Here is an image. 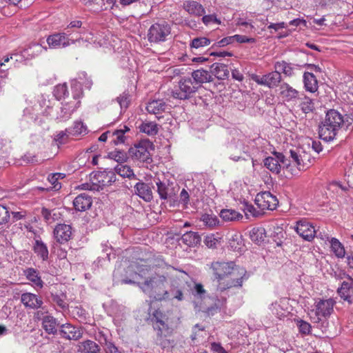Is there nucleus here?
Segmentation results:
<instances>
[{"label":"nucleus","instance_id":"obj_46","mask_svg":"<svg viewBox=\"0 0 353 353\" xmlns=\"http://www.w3.org/2000/svg\"><path fill=\"white\" fill-rule=\"evenodd\" d=\"M140 131L149 136H154L159 132L158 125L155 122H144L139 126Z\"/></svg>","mask_w":353,"mask_h":353},{"label":"nucleus","instance_id":"obj_51","mask_svg":"<svg viewBox=\"0 0 353 353\" xmlns=\"http://www.w3.org/2000/svg\"><path fill=\"white\" fill-rule=\"evenodd\" d=\"M290 153L292 161L296 165L297 168L299 170H303V160L302 159V153H301L299 150L296 151L292 150H290Z\"/></svg>","mask_w":353,"mask_h":353},{"label":"nucleus","instance_id":"obj_53","mask_svg":"<svg viewBox=\"0 0 353 353\" xmlns=\"http://www.w3.org/2000/svg\"><path fill=\"white\" fill-rule=\"evenodd\" d=\"M121 109H126L130 103V95L128 91L123 92L116 99Z\"/></svg>","mask_w":353,"mask_h":353},{"label":"nucleus","instance_id":"obj_47","mask_svg":"<svg viewBox=\"0 0 353 353\" xmlns=\"http://www.w3.org/2000/svg\"><path fill=\"white\" fill-rule=\"evenodd\" d=\"M331 249L335 256L338 258H343L345 254V251L343 245L336 238H332L330 241Z\"/></svg>","mask_w":353,"mask_h":353},{"label":"nucleus","instance_id":"obj_63","mask_svg":"<svg viewBox=\"0 0 353 353\" xmlns=\"http://www.w3.org/2000/svg\"><path fill=\"white\" fill-rule=\"evenodd\" d=\"M217 242L218 240L213 234L207 236L204 240L205 245L209 248H215Z\"/></svg>","mask_w":353,"mask_h":353},{"label":"nucleus","instance_id":"obj_38","mask_svg":"<svg viewBox=\"0 0 353 353\" xmlns=\"http://www.w3.org/2000/svg\"><path fill=\"white\" fill-rule=\"evenodd\" d=\"M181 241L188 246L193 247L201 242V237L197 232L190 231L182 235Z\"/></svg>","mask_w":353,"mask_h":353},{"label":"nucleus","instance_id":"obj_40","mask_svg":"<svg viewBox=\"0 0 353 353\" xmlns=\"http://www.w3.org/2000/svg\"><path fill=\"white\" fill-rule=\"evenodd\" d=\"M114 172L123 178L136 179L132 169L127 165L121 163L115 166Z\"/></svg>","mask_w":353,"mask_h":353},{"label":"nucleus","instance_id":"obj_35","mask_svg":"<svg viewBox=\"0 0 353 353\" xmlns=\"http://www.w3.org/2000/svg\"><path fill=\"white\" fill-rule=\"evenodd\" d=\"M46 51L47 48L43 46L41 43H32L30 44L29 46L24 50L23 52L24 55H27L30 58H34Z\"/></svg>","mask_w":353,"mask_h":353},{"label":"nucleus","instance_id":"obj_8","mask_svg":"<svg viewBox=\"0 0 353 353\" xmlns=\"http://www.w3.org/2000/svg\"><path fill=\"white\" fill-rule=\"evenodd\" d=\"M336 301L333 299H318L316 300L315 316L312 318L314 323H320L322 321V318L327 319L332 313L334 306Z\"/></svg>","mask_w":353,"mask_h":353},{"label":"nucleus","instance_id":"obj_11","mask_svg":"<svg viewBox=\"0 0 353 353\" xmlns=\"http://www.w3.org/2000/svg\"><path fill=\"white\" fill-rule=\"evenodd\" d=\"M252 79L259 85L274 88L277 87L281 82V75L279 72L276 70L261 77L257 74H253Z\"/></svg>","mask_w":353,"mask_h":353},{"label":"nucleus","instance_id":"obj_32","mask_svg":"<svg viewBox=\"0 0 353 353\" xmlns=\"http://www.w3.org/2000/svg\"><path fill=\"white\" fill-rule=\"evenodd\" d=\"M212 72L219 79L228 78L230 71L228 66L223 63H214L211 65Z\"/></svg>","mask_w":353,"mask_h":353},{"label":"nucleus","instance_id":"obj_5","mask_svg":"<svg viewBox=\"0 0 353 353\" xmlns=\"http://www.w3.org/2000/svg\"><path fill=\"white\" fill-rule=\"evenodd\" d=\"M171 30V25L164 20L154 23L148 29V40L154 43L165 42L170 35Z\"/></svg>","mask_w":353,"mask_h":353},{"label":"nucleus","instance_id":"obj_49","mask_svg":"<svg viewBox=\"0 0 353 353\" xmlns=\"http://www.w3.org/2000/svg\"><path fill=\"white\" fill-rule=\"evenodd\" d=\"M87 131L86 126L81 121H74L72 128H69L68 134L72 136H78L85 134Z\"/></svg>","mask_w":353,"mask_h":353},{"label":"nucleus","instance_id":"obj_20","mask_svg":"<svg viewBox=\"0 0 353 353\" xmlns=\"http://www.w3.org/2000/svg\"><path fill=\"white\" fill-rule=\"evenodd\" d=\"M95 339L103 347L105 353H121L114 343L108 339V336L102 331L95 334Z\"/></svg>","mask_w":353,"mask_h":353},{"label":"nucleus","instance_id":"obj_43","mask_svg":"<svg viewBox=\"0 0 353 353\" xmlns=\"http://www.w3.org/2000/svg\"><path fill=\"white\" fill-rule=\"evenodd\" d=\"M41 213L44 220L48 223H52L58 220L61 215L60 212L55 209L50 210L46 208H42Z\"/></svg>","mask_w":353,"mask_h":353},{"label":"nucleus","instance_id":"obj_29","mask_svg":"<svg viewBox=\"0 0 353 353\" xmlns=\"http://www.w3.org/2000/svg\"><path fill=\"white\" fill-rule=\"evenodd\" d=\"M213 304L212 305L206 307L203 312L208 316H212L214 314H217L220 312L221 309L225 307L226 303V298L225 297H216L212 299Z\"/></svg>","mask_w":353,"mask_h":353},{"label":"nucleus","instance_id":"obj_27","mask_svg":"<svg viewBox=\"0 0 353 353\" xmlns=\"http://www.w3.org/2000/svg\"><path fill=\"white\" fill-rule=\"evenodd\" d=\"M23 272L26 279L32 283L34 288L41 289L43 287V281L39 276V272L37 270L28 268Z\"/></svg>","mask_w":353,"mask_h":353},{"label":"nucleus","instance_id":"obj_52","mask_svg":"<svg viewBox=\"0 0 353 353\" xmlns=\"http://www.w3.org/2000/svg\"><path fill=\"white\" fill-rule=\"evenodd\" d=\"M108 157L114 159L118 163H123L125 162L128 159V154L126 152L122 150H114L112 152H109Z\"/></svg>","mask_w":353,"mask_h":353},{"label":"nucleus","instance_id":"obj_22","mask_svg":"<svg viewBox=\"0 0 353 353\" xmlns=\"http://www.w3.org/2000/svg\"><path fill=\"white\" fill-rule=\"evenodd\" d=\"M146 110L150 114L157 115L170 110V108L163 99H153L148 103Z\"/></svg>","mask_w":353,"mask_h":353},{"label":"nucleus","instance_id":"obj_28","mask_svg":"<svg viewBox=\"0 0 353 353\" xmlns=\"http://www.w3.org/2000/svg\"><path fill=\"white\" fill-rule=\"evenodd\" d=\"M183 8L190 14L202 16L205 10L203 6L196 1H186L183 3Z\"/></svg>","mask_w":353,"mask_h":353},{"label":"nucleus","instance_id":"obj_50","mask_svg":"<svg viewBox=\"0 0 353 353\" xmlns=\"http://www.w3.org/2000/svg\"><path fill=\"white\" fill-rule=\"evenodd\" d=\"M53 94L55 98L60 101L68 95V87L65 83L59 84L54 87Z\"/></svg>","mask_w":353,"mask_h":353},{"label":"nucleus","instance_id":"obj_59","mask_svg":"<svg viewBox=\"0 0 353 353\" xmlns=\"http://www.w3.org/2000/svg\"><path fill=\"white\" fill-rule=\"evenodd\" d=\"M10 218L8 209L3 205H0V225L8 222Z\"/></svg>","mask_w":353,"mask_h":353},{"label":"nucleus","instance_id":"obj_3","mask_svg":"<svg viewBox=\"0 0 353 353\" xmlns=\"http://www.w3.org/2000/svg\"><path fill=\"white\" fill-rule=\"evenodd\" d=\"M167 279L163 275L155 274L147 279L138 286L151 299L161 301L170 299V292L166 290Z\"/></svg>","mask_w":353,"mask_h":353},{"label":"nucleus","instance_id":"obj_17","mask_svg":"<svg viewBox=\"0 0 353 353\" xmlns=\"http://www.w3.org/2000/svg\"><path fill=\"white\" fill-rule=\"evenodd\" d=\"M21 301L26 308L38 310L43 308V301L41 296L30 292L23 293Z\"/></svg>","mask_w":353,"mask_h":353},{"label":"nucleus","instance_id":"obj_2","mask_svg":"<svg viewBox=\"0 0 353 353\" xmlns=\"http://www.w3.org/2000/svg\"><path fill=\"white\" fill-rule=\"evenodd\" d=\"M344 125L343 115L334 109H330L319 125V137L326 141H332Z\"/></svg>","mask_w":353,"mask_h":353},{"label":"nucleus","instance_id":"obj_18","mask_svg":"<svg viewBox=\"0 0 353 353\" xmlns=\"http://www.w3.org/2000/svg\"><path fill=\"white\" fill-rule=\"evenodd\" d=\"M156 185L157 187V191L160 199L162 200L171 199L176 194L175 188L174 187L173 183H170L169 181H161L158 179V181H156Z\"/></svg>","mask_w":353,"mask_h":353},{"label":"nucleus","instance_id":"obj_4","mask_svg":"<svg viewBox=\"0 0 353 353\" xmlns=\"http://www.w3.org/2000/svg\"><path fill=\"white\" fill-rule=\"evenodd\" d=\"M154 150V145L149 139H141L133 146L130 148L128 154L134 161L139 163L150 164L152 161L151 150Z\"/></svg>","mask_w":353,"mask_h":353},{"label":"nucleus","instance_id":"obj_60","mask_svg":"<svg viewBox=\"0 0 353 353\" xmlns=\"http://www.w3.org/2000/svg\"><path fill=\"white\" fill-rule=\"evenodd\" d=\"M170 299H176L178 301H182L183 299V295L182 291L178 288H171L169 291Z\"/></svg>","mask_w":353,"mask_h":353},{"label":"nucleus","instance_id":"obj_62","mask_svg":"<svg viewBox=\"0 0 353 353\" xmlns=\"http://www.w3.org/2000/svg\"><path fill=\"white\" fill-rule=\"evenodd\" d=\"M202 21L203 23L206 26L210 24L211 23H216L217 24L221 23V21L219 19H217L215 15L213 14L203 16L202 18Z\"/></svg>","mask_w":353,"mask_h":353},{"label":"nucleus","instance_id":"obj_1","mask_svg":"<svg viewBox=\"0 0 353 353\" xmlns=\"http://www.w3.org/2000/svg\"><path fill=\"white\" fill-rule=\"evenodd\" d=\"M217 281V291L223 292L232 288H241L245 279V270L239 268L232 261H216L210 266Z\"/></svg>","mask_w":353,"mask_h":353},{"label":"nucleus","instance_id":"obj_39","mask_svg":"<svg viewBox=\"0 0 353 353\" xmlns=\"http://www.w3.org/2000/svg\"><path fill=\"white\" fill-rule=\"evenodd\" d=\"M57 319L52 316H46L42 321V327L49 334H55L57 332Z\"/></svg>","mask_w":353,"mask_h":353},{"label":"nucleus","instance_id":"obj_44","mask_svg":"<svg viewBox=\"0 0 353 353\" xmlns=\"http://www.w3.org/2000/svg\"><path fill=\"white\" fill-rule=\"evenodd\" d=\"M130 131V128L127 125L114 131L112 133L113 137L112 142L114 145L124 143L125 140V133Z\"/></svg>","mask_w":353,"mask_h":353},{"label":"nucleus","instance_id":"obj_37","mask_svg":"<svg viewBox=\"0 0 353 353\" xmlns=\"http://www.w3.org/2000/svg\"><path fill=\"white\" fill-rule=\"evenodd\" d=\"M152 326L157 332V337L171 336L172 334V329L165 321L154 322Z\"/></svg>","mask_w":353,"mask_h":353},{"label":"nucleus","instance_id":"obj_24","mask_svg":"<svg viewBox=\"0 0 353 353\" xmlns=\"http://www.w3.org/2000/svg\"><path fill=\"white\" fill-rule=\"evenodd\" d=\"M280 94L285 101H294L299 99L301 94L298 90L293 88L289 84L283 83L280 86Z\"/></svg>","mask_w":353,"mask_h":353},{"label":"nucleus","instance_id":"obj_30","mask_svg":"<svg viewBox=\"0 0 353 353\" xmlns=\"http://www.w3.org/2000/svg\"><path fill=\"white\" fill-rule=\"evenodd\" d=\"M77 351L81 353H101V348L97 343L88 339L79 343Z\"/></svg>","mask_w":353,"mask_h":353},{"label":"nucleus","instance_id":"obj_42","mask_svg":"<svg viewBox=\"0 0 353 353\" xmlns=\"http://www.w3.org/2000/svg\"><path fill=\"white\" fill-rule=\"evenodd\" d=\"M299 100H301V108L304 113L307 114L312 112L314 110L313 100L305 96L303 93L301 94Z\"/></svg>","mask_w":353,"mask_h":353},{"label":"nucleus","instance_id":"obj_31","mask_svg":"<svg viewBox=\"0 0 353 353\" xmlns=\"http://www.w3.org/2000/svg\"><path fill=\"white\" fill-rule=\"evenodd\" d=\"M303 83L305 90L314 93L318 90V81L312 72H305L303 74Z\"/></svg>","mask_w":353,"mask_h":353},{"label":"nucleus","instance_id":"obj_19","mask_svg":"<svg viewBox=\"0 0 353 353\" xmlns=\"http://www.w3.org/2000/svg\"><path fill=\"white\" fill-rule=\"evenodd\" d=\"M80 103V101L77 99L75 101H70L63 104L60 112L58 113L57 119L59 121L68 120L73 112L79 107Z\"/></svg>","mask_w":353,"mask_h":353},{"label":"nucleus","instance_id":"obj_16","mask_svg":"<svg viewBox=\"0 0 353 353\" xmlns=\"http://www.w3.org/2000/svg\"><path fill=\"white\" fill-rule=\"evenodd\" d=\"M288 305V301L285 298H281L272 303L269 309L276 318L283 319L290 313Z\"/></svg>","mask_w":353,"mask_h":353},{"label":"nucleus","instance_id":"obj_23","mask_svg":"<svg viewBox=\"0 0 353 353\" xmlns=\"http://www.w3.org/2000/svg\"><path fill=\"white\" fill-rule=\"evenodd\" d=\"M92 204V199L85 193L79 194L73 201L74 209L79 212H84L90 209Z\"/></svg>","mask_w":353,"mask_h":353},{"label":"nucleus","instance_id":"obj_9","mask_svg":"<svg viewBox=\"0 0 353 353\" xmlns=\"http://www.w3.org/2000/svg\"><path fill=\"white\" fill-rule=\"evenodd\" d=\"M273 154L274 157H268L264 159V166L272 173L278 174L281 172L282 165L288 168L290 163L282 153L274 152Z\"/></svg>","mask_w":353,"mask_h":353},{"label":"nucleus","instance_id":"obj_64","mask_svg":"<svg viewBox=\"0 0 353 353\" xmlns=\"http://www.w3.org/2000/svg\"><path fill=\"white\" fill-rule=\"evenodd\" d=\"M244 211L245 212V214L249 212L254 216H258L261 214V212L259 210H257L252 204L247 202L244 204Z\"/></svg>","mask_w":353,"mask_h":353},{"label":"nucleus","instance_id":"obj_57","mask_svg":"<svg viewBox=\"0 0 353 353\" xmlns=\"http://www.w3.org/2000/svg\"><path fill=\"white\" fill-rule=\"evenodd\" d=\"M71 312L75 318L79 319L80 321L86 320L87 314H88L87 312L81 305H77L75 307H72Z\"/></svg>","mask_w":353,"mask_h":353},{"label":"nucleus","instance_id":"obj_45","mask_svg":"<svg viewBox=\"0 0 353 353\" xmlns=\"http://www.w3.org/2000/svg\"><path fill=\"white\" fill-rule=\"evenodd\" d=\"M252 241L257 244L265 241L266 237L265 230L263 228H254L250 232Z\"/></svg>","mask_w":353,"mask_h":353},{"label":"nucleus","instance_id":"obj_48","mask_svg":"<svg viewBox=\"0 0 353 353\" xmlns=\"http://www.w3.org/2000/svg\"><path fill=\"white\" fill-rule=\"evenodd\" d=\"M201 220L206 227L210 229L219 225L220 223L219 219L213 214H205L202 215Z\"/></svg>","mask_w":353,"mask_h":353},{"label":"nucleus","instance_id":"obj_34","mask_svg":"<svg viewBox=\"0 0 353 353\" xmlns=\"http://www.w3.org/2000/svg\"><path fill=\"white\" fill-rule=\"evenodd\" d=\"M33 250L43 261H47L48 259L49 252L48 247L41 240H35Z\"/></svg>","mask_w":353,"mask_h":353},{"label":"nucleus","instance_id":"obj_55","mask_svg":"<svg viewBox=\"0 0 353 353\" xmlns=\"http://www.w3.org/2000/svg\"><path fill=\"white\" fill-rule=\"evenodd\" d=\"M169 336H162L157 337L156 343L158 345L161 346L163 349L170 348L174 347V341L167 339Z\"/></svg>","mask_w":353,"mask_h":353},{"label":"nucleus","instance_id":"obj_36","mask_svg":"<svg viewBox=\"0 0 353 353\" xmlns=\"http://www.w3.org/2000/svg\"><path fill=\"white\" fill-rule=\"evenodd\" d=\"M219 215L223 221L227 222L238 221L243 218L240 212L233 209H223L221 210Z\"/></svg>","mask_w":353,"mask_h":353},{"label":"nucleus","instance_id":"obj_14","mask_svg":"<svg viewBox=\"0 0 353 353\" xmlns=\"http://www.w3.org/2000/svg\"><path fill=\"white\" fill-rule=\"evenodd\" d=\"M59 334L67 340L77 341L83 336V331L81 327H75L71 323H64L59 326Z\"/></svg>","mask_w":353,"mask_h":353},{"label":"nucleus","instance_id":"obj_12","mask_svg":"<svg viewBox=\"0 0 353 353\" xmlns=\"http://www.w3.org/2000/svg\"><path fill=\"white\" fill-rule=\"evenodd\" d=\"M53 235L58 243L63 244L72 239L73 230L70 225L59 223L54 229Z\"/></svg>","mask_w":353,"mask_h":353},{"label":"nucleus","instance_id":"obj_41","mask_svg":"<svg viewBox=\"0 0 353 353\" xmlns=\"http://www.w3.org/2000/svg\"><path fill=\"white\" fill-rule=\"evenodd\" d=\"M210 43V39H209L207 37H196L191 41L190 43V48L192 50V52L195 54L196 50H199V48L209 46Z\"/></svg>","mask_w":353,"mask_h":353},{"label":"nucleus","instance_id":"obj_26","mask_svg":"<svg viewBox=\"0 0 353 353\" xmlns=\"http://www.w3.org/2000/svg\"><path fill=\"white\" fill-rule=\"evenodd\" d=\"M83 85L86 88L90 89L92 85V80L88 77L85 79L84 81H78L77 80H72L71 83L72 89L73 90V99L77 100L83 95L81 85Z\"/></svg>","mask_w":353,"mask_h":353},{"label":"nucleus","instance_id":"obj_25","mask_svg":"<svg viewBox=\"0 0 353 353\" xmlns=\"http://www.w3.org/2000/svg\"><path fill=\"white\" fill-rule=\"evenodd\" d=\"M193 82L196 85H201L204 83L211 82L213 81L211 73L203 68L195 70L192 72L191 77Z\"/></svg>","mask_w":353,"mask_h":353},{"label":"nucleus","instance_id":"obj_58","mask_svg":"<svg viewBox=\"0 0 353 353\" xmlns=\"http://www.w3.org/2000/svg\"><path fill=\"white\" fill-rule=\"evenodd\" d=\"M52 301L62 310H66L68 307V304L65 301L63 296L52 295Z\"/></svg>","mask_w":353,"mask_h":353},{"label":"nucleus","instance_id":"obj_15","mask_svg":"<svg viewBox=\"0 0 353 353\" xmlns=\"http://www.w3.org/2000/svg\"><path fill=\"white\" fill-rule=\"evenodd\" d=\"M295 230L301 237L308 241H312L315 236L314 227L305 219L296 222Z\"/></svg>","mask_w":353,"mask_h":353},{"label":"nucleus","instance_id":"obj_21","mask_svg":"<svg viewBox=\"0 0 353 353\" xmlns=\"http://www.w3.org/2000/svg\"><path fill=\"white\" fill-rule=\"evenodd\" d=\"M134 193L145 202L153 199L152 188L149 183L139 181L134 185Z\"/></svg>","mask_w":353,"mask_h":353},{"label":"nucleus","instance_id":"obj_56","mask_svg":"<svg viewBox=\"0 0 353 353\" xmlns=\"http://www.w3.org/2000/svg\"><path fill=\"white\" fill-rule=\"evenodd\" d=\"M275 68L282 70V72L287 76H291L293 74V68L290 63L285 61L276 62Z\"/></svg>","mask_w":353,"mask_h":353},{"label":"nucleus","instance_id":"obj_7","mask_svg":"<svg viewBox=\"0 0 353 353\" xmlns=\"http://www.w3.org/2000/svg\"><path fill=\"white\" fill-rule=\"evenodd\" d=\"M117 180L116 174L112 170L93 172L90 174V181L93 183L92 191L102 190L112 185Z\"/></svg>","mask_w":353,"mask_h":353},{"label":"nucleus","instance_id":"obj_10","mask_svg":"<svg viewBox=\"0 0 353 353\" xmlns=\"http://www.w3.org/2000/svg\"><path fill=\"white\" fill-rule=\"evenodd\" d=\"M254 202L261 211L265 210H273L276 209L279 204L276 196L268 191L258 193L255 197Z\"/></svg>","mask_w":353,"mask_h":353},{"label":"nucleus","instance_id":"obj_33","mask_svg":"<svg viewBox=\"0 0 353 353\" xmlns=\"http://www.w3.org/2000/svg\"><path fill=\"white\" fill-rule=\"evenodd\" d=\"M338 294L343 300L351 303V296L353 295V283L343 281L341 287L337 290Z\"/></svg>","mask_w":353,"mask_h":353},{"label":"nucleus","instance_id":"obj_6","mask_svg":"<svg viewBox=\"0 0 353 353\" xmlns=\"http://www.w3.org/2000/svg\"><path fill=\"white\" fill-rule=\"evenodd\" d=\"M178 88L172 91V97L176 99L187 100L199 90L200 85H196L190 77H182L178 83Z\"/></svg>","mask_w":353,"mask_h":353},{"label":"nucleus","instance_id":"obj_61","mask_svg":"<svg viewBox=\"0 0 353 353\" xmlns=\"http://www.w3.org/2000/svg\"><path fill=\"white\" fill-rule=\"evenodd\" d=\"M234 41H236L238 43H254L255 39L249 38L245 35L235 34L233 35Z\"/></svg>","mask_w":353,"mask_h":353},{"label":"nucleus","instance_id":"obj_54","mask_svg":"<svg viewBox=\"0 0 353 353\" xmlns=\"http://www.w3.org/2000/svg\"><path fill=\"white\" fill-rule=\"evenodd\" d=\"M296 322L300 333L305 335L311 333L312 326L309 323L302 319H297Z\"/></svg>","mask_w":353,"mask_h":353},{"label":"nucleus","instance_id":"obj_13","mask_svg":"<svg viewBox=\"0 0 353 353\" xmlns=\"http://www.w3.org/2000/svg\"><path fill=\"white\" fill-rule=\"evenodd\" d=\"M70 35V30L65 32L53 34L47 38L46 41L50 48H65L70 44V39L68 37Z\"/></svg>","mask_w":353,"mask_h":353}]
</instances>
